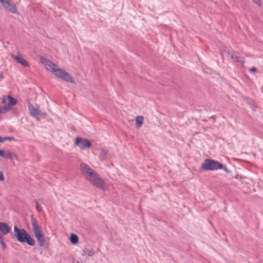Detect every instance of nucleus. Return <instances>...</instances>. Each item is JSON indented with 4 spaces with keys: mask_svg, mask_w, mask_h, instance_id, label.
Instances as JSON below:
<instances>
[{
    "mask_svg": "<svg viewBox=\"0 0 263 263\" xmlns=\"http://www.w3.org/2000/svg\"><path fill=\"white\" fill-rule=\"evenodd\" d=\"M0 231L6 235L10 232V228L7 223L0 222Z\"/></svg>",
    "mask_w": 263,
    "mask_h": 263,
    "instance_id": "obj_12",
    "label": "nucleus"
},
{
    "mask_svg": "<svg viewBox=\"0 0 263 263\" xmlns=\"http://www.w3.org/2000/svg\"><path fill=\"white\" fill-rule=\"evenodd\" d=\"M31 224L34 237L37 240L39 246L41 247L45 246L46 239L42 227L40 225L37 220L32 215L31 216Z\"/></svg>",
    "mask_w": 263,
    "mask_h": 263,
    "instance_id": "obj_3",
    "label": "nucleus"
},
{
    "mask_svg": "<svg viewBox=\"0 0 263 263\" xmlns=\"http://www.w3.org/2000/svg\"><path fill=\"white\" fill-rule=\"evenodd\" d=\"M94 254L92 249L85 248L83 251L82 255H87L88 256H92Z\"/></svg>",
    "mask_w": 263,
    "mask_h": 263,
    "instance_id": "obj_16",
    "label": "nucleus"
},
{
    "mask_svg": "<svg viewBox=\"0 0 263 263\" xmlns=\"http://www.w3.org/2000/svg\"><path fill=\"white\" fill-rule=\"evenodd\" d=\"M41 61L46 67V69L51 71L57 77L67 82L71 83L74 82V80L70 74L64 70L59 68L56 64H54L50 60L42 58Z\"/></svg>",
    "mask_w": 263,
    "mask_h": 263,
    "instance_id": "obj_2",
    "label": "nucleus"
},
{
    "mask_svg": "<svg viewBox=\"0 0 263 263\" xmlns=\"http://www.w3.org/2000/svg\"><path fill=\"white\" fill-rule=\"evenodd\" d=\"M34 202L35 204V208H36V210L39 212H41L42 211V208L39 206V204L37 201L36 200H35Z\"/></svg>",
    "mask_w": 263,
    "mask_h": 263,
    "instance_id": "obj_20",
    "label": "nucleus"
},
{
    "mask_svg": "<svg viewBox=\"0 0 263 263\" xmlns=\"http://www.w3.org/2000/svg\"><path fill=\"white\" fill-rule=\"evenodd\" d=\"M13 157H15L16 160H18L17 157L12 152L10 151H5L4 158L10 159Z\"/></svg>",
    "mask_w": 263,
    "mask_h": 263,
    "instance_id": "obj_13",
    "label": "nucleus"
},
{
    "mask_svg": "<svg viewBox=\"0 0 263 263\" xmlns=\"http://www.w3.org/2000/svg\"><path fill=\"white\" fill-rule=\"evenodd\" d=\"M220 52L222 56L226 55L227 57L230 55V53H231L229 52L228 48L224 46L221 47Z\"/></svg>",
    "mask_w": 263,
    "mask_h": 263,
    "instance_id": "obj_17",
    "label": "nucleus"
},
{
    "mask_svg": "<svg viewBox=\"0 0 263 263\" xmlns=\"http://www.w3.org/2000/svg\"><path fill=\"white\" fill-rule=\"evenodd\" d=\"M70 240L71 243L76 244L78 242V237L77 235L72 234L70 236Z\"/></svg>",
    "mask_w": 263,
    "mask_h": 263,
    "instance_id": "obj_18",
    "label": "nucleus"
},
{
    "mask_svg": "<svg viewBox=\"0 0 263 263\" xmlns=\"http://www.w3.org/2000/svg\"><path fill=\"white\" fill-rule=\"evenodd\" d=\"M0 243L2 245L3 247V249H5L6 247L5 241L3 239V236L0 234Z\"/></svg>",
    "mask_w": 263,
    "mask_h": 263,
    "instance_id": "obj_19",
    "label": "nucleus"
},
{
    "mask_svg": "<svg viewBox=\"0 0 263 263\" xmlns=\"http://www.w3.org/2000/svg\"><path fill=\"white\" fill-rule=\"evenodd\" d=\"M5 180V177L3 173L0 171V181H4Z\"/></svg>",
    "mask_w": 263,
    "mask_h": 263,
    "instance_id": "obj_23",
    "label": "nucleus"
},
{
    "mask_svg": "<svg viewBox=\"0 0 263 263\" xmlns=\"http://www.w3.org/2000/svg\"><path fill=\"white\" fill-rule=\"evenodd\" d=\"M40 201L44 204V199L43 198L40 199Z\"/></svg>",
    "mask_w": 263,
    "mask_h": 263,
    "instance_id": "obj_29",
    "label": "nucleus"
},
{
    "mask_svg": "<svg viewBox=\"0 0 263 263\" xmlns=\"http://www.w3.org/2000/svg\"><path fill=\"white\" fill-rule=\"evenodd\" d=\"M5 151H4V150H2V149H0V156L2 157H4V155H5Z\"/></svg>",
    "mask_w": 263,
    "mask_h": 263,
    "instance_id": "obj_26",
    "label": "nucleus"
},
{
    "mask_svg": "<svg viewBox=\"0 0 263 263\" xmlns=\"http://www.w3.org/2000/svg\"><path fill=\"white\" fill-rule=\"evenodd\" d=\"M221 169H223L224 171L227 173H231V171L229 169H228L226 166H223L222 165V168H221Z\"/></svg>",
    "mask_w": 263,
    "mask_h": 263,
    "instance_id": "obj_25",
    "label": "nucleus"
},
{
    "mask_svg": "<svg viewBox=\"0 0 263 263\" xmlns=\"http://www.w3.org/2000/svg\"><path fill=\"white\" fill-rule=\"evenodd\" d=\"M231 59L234 62H239L243 63L245 62V59L243 57L239 55V54L237 52L232 51L230 53Z\"/></svg>",
    "mask_w": 263,
    "mask_h": 263,
    "instance_id": "obj_10",
    "label": "nucleus"
},
{
    "mask_svg": "<svg viewBox=\"0 0 263 263\" xmlns=\"http://www.w3.org/2000/svg\"><path fill=\"white\" fill-rule=\"evenodd\" d=\"M9 109L8 108H2V107H0V114H4L6 113V112Z\"/></svg>",
    "mask_w": 263,
    "mask_h": 263,
    "instance_id": "obj_22",
    "label": "nucleus"
},
{
    "mask_svg": "<svg viewBox=\"0 0 263 263\" xmlns=\"http://www.w3.org/2000/svg\"><path fill=\"white\" fill-rule=\"evenodd\" d=\"M2 140H4V141H5V140L11 141V140H14V138L12 137H6L4 138L3 139H2Z\"/></svg>",
    "mask_w": 263,
    "mask_h": 263,
    "instance_id": "obj_24",
    "label": "nucleus"
},
{
    "mask_svg": "<svg viewBox=\"0 0 263 263\" xmlns=\"http://www.w3.org/2000/svg\"><path fill=\"white\" fill-rule=\"evenodd\" d=\"M0 3L7 11L14 14L17 13L16 7L14 4L11 3L10 0H0Z\"/></svg>",
    "mask_w": 263,
    "mask_h": 263,
    "instance_id": "obj_7",
    "label": "nucleus"
},
{
    "mask_svg": "<svg viewBox=\"0 0 263 263\" xmlns=\"http://www.w3.org/2000/svg\"><path fill=\"white\" fill-rule=\"evenodd\" d=\"M201 168L205 171H215L222 168V164L215 160L206 159L202 163Z\"/></svg>",
    "mask_w": 263,
    "mask_h": 263,
    "instance_id": "obj_5",
    "label": "nucleus"
},
{
    "mask_svg": "<svg viewBox=\"0 0 263 263\" xmlns=\"http://www.w3.org/2000/svg\"><path fill=\"white\" fill-rule=\"evenodd\" d=\"M256 70L257 69L255 67H252L250 70V71L251 72H255Z\"/></svg>",
    "mask_w": 263,
    "mask_h": 263,
    "instance_id": "obj_28",
    "label": "nucleus"
},
{
    "mask_svg": "<svg viewBox=\"0 0 263 263\" xmlns=\"http://www.w3.org/2000/svg\"><path fill=\"white\" fill-rule=\"evenodd\" d=\"M3 103L4 104H8V105H5V106H1L2 108H8L9 109L6 112H7L8 111L11 109V106L14 105L16 104L17 101L15 99L12 98L10 96H4L3 99Z\"/></svg>",
    "mask_w": 263,
    "mask_h": 263,
    "instance_id": "obj_8",
    "label": "nucleus"
},
{
    "mask_svg": "<svg viewBox=\"0 0 263 263\" xmlns=\"http://www.w3.org/2000/svg\"><path fill=\"white\" fill-rule=\"evenodd\" d=\"M0 77H1L2 79H3V74H1V75H0Z\"/></svg>",
    "mask_w": 263,
    "mask_h": 263,
    "instance_id": "obj_32",
    "label": "nucleus"
},
{
    "mask_svg": "<svg viewBox=\"0 0 263 263\" xmlns=\"http://www.w3.org/2000/svg\"><path fill=\"white\" fill-rule=\"evenodd\" d=\"M75 144L76 145L81 144V149H84L85 147H90L91 146L90 142L87 139H82L79 137H77L76 139Z\"/></svg>",
    "mask_w": 263,
    "mask_h": 263,
    "instance_id": "obj_9",
    "label": "nucleus"
},
{
    "mask_svg": "<svg viewBox=\"0 0 263 263\" xmlns=\"http://www.w3.org/2000/svg\"><path fill=\"white\" fill-rule=\"evenodd\" d=\"M14 236L20 242H26L30 246H34L35 241L30 235L23 229H20L16 226L14 227Z\"/></svg>",
    "mask_w": 263,
    "mask_h": 263,
    "instance_id": "obj_4",
    "label": "nucleus"
},
{
    "mask_svg": "<svg viewBox=\"0 0 263 263\" xmlns=\"http://www.w3.org/2000/svg\"><path fill=\"white\" fill-rule=\"evenodd\" d=\"M80 168L86 179L96 187L105 190L107 186L104 181L99 178L98 175L87 164L81 163Z\"/></svg>",
    "mask_w": 263,
    "mask_h": 263,
    "instance_id": "obj_1",
    "label": "nucleus"
},
{
    "mask_svg": "<svg viewBox=\"0 0 263 263\" xmlns=\"http://www.w3.org/2000/svg\"><path fill=\"white\" fill-rule=\"evenodd\" d=\"M243 100L245 101L247 103H248L251 106L252 109L253 110H255L256 108V106L255 105L254 102L252 99L248 98V97H243Z\"/></svg>",
    "mask_w": 263,
    "mask_h": 263,
    "instance_id": "obj_14",
    "label": "nucleus"
},
{
    "mask_svg": "<svg viewBox=\"0 0 263 263\" xmlns=\"http://www.w3.org/2000/svg\"><path fill=\"white\" fill-rule=\"evenodd\" d=\"M100 154L102 157H105L106 156V152L104 150H101Z\"/></svg>",
    "mask_w": 263,
    "mask_h": 263,
    "instance_id": "obj_27",
    "label": "nucleus"
},
{
    "mask_svg": "<svg viewBox=\"0 0 263 263\" xmlns=\"http://www.w3.org/2000/svg\"><path fill=\"white\" fill-rule=\"evenodd\" d=\"M28 110L30 115L36 118L37 120H40L39 117L42 118H45L46 117L47 114L44 112H42L37 106H34L29 103L28 105Z\"/></svg>",
    "mask_w": 263,
    "mask_h": 263,
    "instance_id": "obj_6",
    "label": "nucleus"
},
{
    "mask_svg": "<svg viewBox=\"0 0 263 263\" xmlns=\"http://www.w3.org/2000/svg\"><path fill=\"white\" fill-rule=\"evenodd\" d=\"M12 58L18 63L25 67H29L28 62L21 55H12Z\"/></svg>",
    "mask_w": 263,
    "mask_h": 263,
    "instance_id": "obj_11",
    "label": "nucleus"
},
{
    "mask_svg": "<svg viewBox=\"0 0 263 263\" xmlns=\"http://www.w3.org/2000/svg\"><path fill=\"white\" fill-rule=\"evenodd\" d=\"M136 121L137 127H140L143 123L144 118L142 116H138L136 117Z\"/></svg>",
    "mask_w": 263,
    "mask_h": 263,
    "instance_id": "obj_15",
    "label": "nucleus"
},
{
    "mask_svg": "<svg viewBox=\"0 0 263 263\" xmlns=\"http://www.w3.org/2000/svg\"><path fill=\"white\" fill-rule=\"evenodd\" d=\"M256 5L260 7L262 6L260 0H252Z\"/></svg>",
    "mask_w": 263,
    "mask_h": 263,
    "instance_id": "obj_21",
    "label": "nucleus"
},
{
    "mask_svg": "<svg viewBox=\"0 0 263 263\" xmlns=\"http://www.w3.org/2000/svg\"><path fill=\"white\" fill-rule=\"evenodd\" d=\"M210 118L212 119H215V117L214 116H211L210 117Z\"/></svg>",
    "mask_w": 263,
    "mask_h": 263,
    "instance_id": "obj_30",
    "label": "nucleus"
},
{
    "mask_svg": "<svg viewBox=\"0 0 263 263\" xmlns=\"http://www.w3.org/2000/svg\"><path fill=\"white\" fill-rule=\"evenodd\" d=\"M4 140H2V138L0 137V142H3Z\"/></svg>",
    "mask_w": 263,
    "mask_h": 263,
    "instance_id": "obj_31",
    "label": "nucleus"
}]
</instances>
